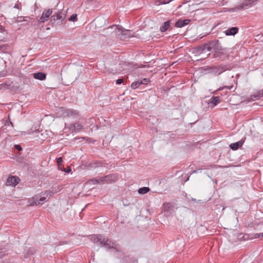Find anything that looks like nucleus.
I'll use <instances>...</instances> for the list:
<instances>
[{
  "mask_svg": "<svg viewBox=\"0 0 263 263\" xmlns=\"http://www.w3.org/2000/svg\"><path fill=\"white\" fill-rule=\"evenodd\" d=\"M50 192L46 191L44 193V195L46 196L41 197L39 195H35L31 199L29 200V205L34 206L40 204H42L46 200V198L50 196Z\"/></svg>",
  "mask_w": 263,
  "mask_h": 263,
  "instance_id": "obj_2",
  "label": "nucleus"
},
{
  "mask_svg": "<svg viewBox=\"0 0 263 263\" xmlns=\"http://www.w3.org/2000/svg\"><path fill=\"white\" fill-rule=\"evenodd\" d=\"M140 82H142V84H147L150 81L148 79H143L142 80L140 81Z\"/></svg>",
  "mask_w": 263,
  "mask_h": 263,
  "instance_id": "obj_33",
  "label": "nucleus"
},
{
  "mask_svg": "<svg viewBox=\"0 0 263 263\" xmlns=\"http://www.w3.org/2000/svg\"><path fill=\"white\" fill-rule=\"evenodd\" d=\"M239 29L237 27L229 28L224 31L225 34L227 36L235 35L238 32Z\"/></svg>",
  "mask_w": 263,
  "mask_h": 263,
  "instance_id": "obj_12",
  "label": "nucleus"
},
{
  "mask_svg": "<svg viewBox=\"0 0 263 263\" xmlns=\"http://www.w3.org/2000/svg\"><path fill=\"white\" fill-rule=\"evenodd\" d=\"M101 177L99 179H96V178L92 179H90L89 181V182H91V183H92L93 184H98V183H102V182H101Z\"/></svg>",
  "mask_w": 263,
  "mask_h": 263,
  "instance_id": "obj_26",
  "label": "nucleus"
},
{
  "mask_svg": "<svg viewBox=\"0 0 263 263\" xmlns=\"http://www.w3.org/2000/svg\"><path fill=\"white\" fill-rule=\"evenodd\" d=\"M259 0H243L238 5H236L235 9L237 10H245L255 5Z\"/></svg>",
  "mask_w": 263,
  "mask_h": 263,
  "instance_id": "obj_3",
  "label": "nucleus"
},
{
  "mask_svg": "<svg viewBox=\"0 0 263 263\" xmlns=\"http://www.w3.org/2000/svg\"><path fill=\"white\" fill-rule=\"evenodd\" d=\"M63 162V159L62 157H59L57 159V163L58 166V168L60 170H62L61 166L62 165V163Z\"/></svg>",
  "mask_w": 263,
  "mask_h": 263,
  "instance_id": "obj_27",
  "label": "nucleus"
},
{
  "mask_svg": "<svg viewBox=\"0 0 263 263\" xmlns=\"http://www.w3.org/2000/svg\"><path fill=\"white\" fill-rule=\"evenodd\" d=\"M172 208V205L171 203L167 202H164L162 205L163 211L166 212H168Z\"/></svg>",
  "mask_w": 263,
  "mask_h": 263,
  "instance_id": "obj_21",
  "label": "nucleus"
},
{
  "mask_svg": "<svg viewBox=\"0 0 263 263\" xmlns=\"http://www.w3.org/2000/svg\"><path fill=\"white\" fill-rule=\"evenodd\" d=\"M138 259L135 258H130V260L128 261V263H138Z\"/></svg>",
  "mask_w": 263,
  "mask_h": 263,
  "instance_id": "obj_34",
  "label": "nucleus"
},
{
  "mask_svg": "<svg viewBox=\"0 0 263 263\" xmlns=\"http://www.w3.org/2000/svg\"><path fill=\"white\" fill-rule=\"evenodd\" d=\"M20 181V178L18 177L11 176L8 177L7 180L6 184L7 185L15 186Z\"/></svg>",
  "mask_w": 263,
  "mask_h": 263,
  "instance_id": "obj_7",
  "label": "nucleus"
},
{
  "mask_svg": "<svg viewBox=\"0 0 263 263\" xmlns=\"http://www.w3.org/2000/svg\"><path fill=\"white\" fill-rule=\"evenodd\" d=\"M190 20L186 19L182 20L181 19H179L175 23V27L177 28H181L183 26H185L189 24L190 22Z\"/></svg>",
  "mask_w": 263,
  "mask_h": 263,
  "instance_id": "obj_14",
  "label": "nucleus"
},
{
  "mask_svg": "<svg viewBox=\"0 0 263 263\" xmlns=\"http://www.w3.org/2000/svg\"><path fill=\"white\" fill-rule=\"evenodd\" d=\"M77 20H78L77 15L76 14H72L68 19V20L69 21H73V22L77 21Z\"/></svg>",
  "mask_w": 263,
  "mask_h": 263,
  "instance_id": "obj_28",
  "label": "nucleus"
},
{
  "mask_svg": "<svg viewBox=\"0 0 263 263\" xmlns=\"http://www.w3.org/2000/svg\"><path fill=\"white\" fill-rule=\"evenodd\" d=\"M254 237L255 238H258L260 237H263V232L261 233H256L254 235Z\"/></svg>",
  "mask_w": 263,
  "mask_h": 263,
  "instance_id": "obj_35",
  "label": "nucleus"
},
{
  "mask_svg": "<svg viewBox=\"0 0 263 263\" xmlns=\"http://www.w3.org/2000/svg\"><path fill=\"white\" fill-rule=\"evenodd\" d=\"M33 75L34 79L41 81L44 80L46 78V74L42 72L34 73Z\"/></svg>",
  "mask_w": 263,
  "mask_h": 263,
  "instance_id": "obj_16",
  "label": "nucleus"
},
{
  "mask_svg": "<svg viewBox=\"0 0 263 263\" xmlns=\"http://www.w3.org/2000/svg\"><path fill=\"white\" fill-rule=\"evenodd\" d=\"M207 45L208 51H209L213 50L214 51L220 52L223 50L218 40H214L209 42L207 43Z\"/></svg>",
  "mask_w": 263,
  "mask_h": 263,
  "instance_id": "obj_4",
  "label": "nucleus"
},
{
  "mask_svg": "<svg viewBox=\"0 0 263 263\" xmlns=\"http://www.w3.org/2000/svg\"><path fill=\"white\" fill-rule=\"evenodd\" d=\"M23 17H23V16H21V17H18V18H20V20H18V21L22 22V21H26L25 20H24V19L23 18Z\"/></svg>",
  "mask_w": 263,
  "mask_h": 263,
  "instance_id": "obj_42",
  "label": "nucleus"
},
{
  "mask_svg": "<svg viewBox=\"0 0 263 263\" xmlns=\"http://www.w3.org/2000/svg\"><path fill=\"white\" fill-rule=\"evenodd\" d=\"M91 240L94 243L104 247L107 249H113L116 252H119L118 245L115 241H112L108 238L104 237L102 234H95L91 236Z\"/></svg>",
  "mask_w": 263,
  "mask_h": 263,
  "instance_id": "obj_1",
  "label": "nucleus"
},
{
  "mask_svg": "<svg viewBox=\"0 0 263 263\" xmlns=\"http://www.w3.org/2000/svg\"><path fill=\"white\" fill-rule=\"evenodd\" d=\"M213 69V72L215 74L219 75L229 68L227 65H220L219 66L214 67Z\"/></svg>",
  "mask_w": 263,
  "mask_h": 263,
  "instance_id": "obj_11",
  "label": "nucleus"
},
{
  "mask_svg": "<svg viewBox=\"0 0 263 263\" xmlns=\"http://www.w3.org/2000/svg\"><path fill=\"white\" fill-rule=\"evenodd\" d=\"M222 53V51H220V52L215 51L213 57H214V58H215L219 57Z\"/></svg>",
  "mask_w": 263,
  "mask_h": 263,
  "instance_id": "obj_32",
  "label": "nucleus"
},
{
  "mask_svg": "<svg viewBox=\"0 0 263 263\" xmlns=\"http://www.w3.org/2000/svg\"><path fill=\"white\" fill-rule=\"evenodd\" d=\"M173 1V0H163V2H162V1H159V3L158 5L167 4Z\"/></svg>",
  "mask_w": 263,
  "mask_h": 263,
  "instance_id": "obj_30",
  "label": "nucleus"
},
{
  "mask_svg": "<svg viewBox=\"0 0 263 263\" xmlns=\"http://www.w3.org/2000/svg\"><path fill=\"white\" fill-rule=\"evenodd\" d=\"M47 18H46L43 14H42V16H41V17L40 18L39 20V23H44L46 21H47Z\"/></svg>",
  "mask_w": 263,
  "mask_h": 263,
  "instance_id": "obj_29",
  "label": "nucleus"
},
{
  "mask_svg": "<svg viewBox=\"0 0 263 263\" xmlns=\"http://www.w3.org/2000/svg\"><path fill=\"white\" fill-rule=\"evenodd\" d=\"M21 78L23 79L24 84H25L26 83H28L30 81L29 79L28 78H26V77H20V79Z\"/></svg>",
  "mask_w": 263,
  "mask_h": 263,
  "instance_id": "obj_36",
  "label": "nucleus"
},
{
  "mask_svg": "<svg viewBox=\"0 0 263 263\" xmlns=\"http://www.w3.org/2000/svg\"><path fill=\"white\" fill-rule=\"evenodd\" d=\"M141 84H142V82H140V80H139L132 83L131 88L133 89H135L137 88Z\"/></svg>",
  "mask_w": 263,
  "mask_h": 263,
  "instance_id": "obj_24",
  "label": "nucleus"
},
{
  "mask_svg": "<svg viewBox=\"0 0 263 263\" xmlns=\"http://www.w3.org/2000/svg\"><path fill=\"white\" fill-rule=\"evenodd\" d=\"M221 102L220 98L218 96H213L209 100L208 105L209 107L212 108L217 105L218 103Z\"/></svg>",
  "mask_w": 263,
  "mask_h": 263,
  "instance_id": "obj_10",
  "label": "nucleus"
},
{
  "mask_svg": "<svg viewBox=\"0 0 263 263\" xmlns=\"http://www.w3.org/2000/svg\"><path fill=\"white\" fill-rule=\"evenodd\" d=\"M252 97H253L255 99V100H258L260 98H261V97H263V89L262 90L259 91L257 95H253Z\"/></svg>",
  "mask_w": 263,
  "mask_h": 263,
  "instance_id": "obj_25",
  "label": "nucleus"
},
{
  "mask_svg": "<svg viewBox=\"0 0 263 263\" xmlns=\"http://www.w3.org/2000/svg\"><path fill=\"white\" fill-rule=\"evenodd\" d=\"M118 178V175L116 174H111L101 177V182H102V184L112 183L117 181Z\"/></svg>",
  "mask_w": 263,
  "mask_h": 263,
  "instance_id": "obj_6",
  "label": "nucleus"
},
{
  "mask_svg": "<svg viewBox=\"0 0 263 263\" xmlns=\"http://www.w3.org/2000/svg\"><path fill=\"white\" fill-rule=\"evenodd\" d=\"M14 147L16 149L21 151L22 150V148L20 145L16 144L14 145Z\"/></svg>",
  "mask_w": 263,
  "mask_h": 263,
  "instance_id": "obj_39",
  "label": "nucleus"
},
{
  "mask_svg": "<svg viewBox=\"0 0 263 263\" xmlns=\"http://www.w3.org/2000/svg\"><path fill=\"white\" fill-rule=\"evenodd\" d=\"M52 13V9H48V10H45L43 11L42 14L46 18H48L49 16L51 15Z\"/></svg>",
  "mask_w": 263,
  "mask_h": 263,
  "instance_id": "obj_22",
  "label": "nucleus"
},
{
  "mask_svg": "<svg viewBox=\"0 0 263 263\" xmlns=\"http://www.w3.org/2000/svg\"><path fill=\"white\" fill-rule=\"evenodd\" d=\"M83 127V126L79 123H75L70 124L69 128L71 132H79Z\"/></svg>",
  "mask_w": 263,
  "mask_h": 263,
  "instance_id": "obj_13",
  "label": "nucleus"
},
{
  "mask_svg": "<svg viewBox=\"0 0 263 263\" xmlns=\"http://www.w3.org/2000/svg\"><path fill=\"white\" fill-rule=\"evenodd\" d=\"M62 171L65 172V173H69L71 171V169L69 166L67 167L66 168L62 170Z\"/></svg>",
  "mask_w": 263,
  "mask_h": 263,
  "instance_id": "obj_37",
  "label": "nucleus"
},
{
  "mask_svg": "<svg viewBox=\"0 0 263 263\" xmlns=\"http://www.w3.org/2000/svg\"><path fill=\"white\" fill-rule=\"evenodd\" d=\"M4 46H0V51L4 48Z\"/></svg>",
  "mask_w": 263,
  "mask_h": 263,
  "instance_id": "obj_44",
  "label": "nucleus"
},
{
  "mask_svg": "<svg viewBox=\"0 0 263 263\" xmlns=\"http://www.w3.org/2000/svg\"><path fill=\"white\" fill-rule=\"evenodd\" d=\"M14 8L18 9V8H19L18 5V4H15L14 7Z\"/></svg>",
  "mask_w": 263,
  "mask_h": 263,
  "instance_id": "obj_43",
  "label": "nucleus"
},
{
  "mask_svg": "<svg viewBox=\"0 0 263 263\" xmlns=\"http://www.w3.org/2000/svg\"><path fill=\"white\" fill-rule=\"evenodd\" d=\"M245 142V139H241L237 142L232 143L230 145V147L233 151L238 149L241 147Z\"/></svg>",
  "mask_w": 263,
  "mask_h": 263,
  "instance_id": "obj_15",
  "label": "nucleus"
},
{
  "mask_svg": "<svg viewBox=\"0 0 263 263\" xmlns=\"http://www.w3.org/2000/svg\"><path fill=\"white\" fill-rule=\"evenodd\" d=\"M66 115L67 117H78L79 116V113L77 110H73L72 109H67Z\"/></svg>",
  "mask_w": 263,
  "mask_h": 263,
  "instance_id": "obj_17",
  "label": "nucleus"
},
{
  "mask_svg": "<svg viewBox=\"0 0 263 263\" xmlns=\"http://www.w3.org/2000/svg\"><path fill=\"white\" fill-rule=\"evenodd\" d=\"M6 71H1L0 72V78L4 77L6 76Z\"/></svg>",
  "mask_w": 263,
  "mask_h": 263,
  "instance_id": "obj_40",
  "label": "nucleus"
},
{
  "mask_svg": "<svg viewBox=\"0 0 263 263\" xmlns=\"http://www.w3.org/2000/svg\"><path fill=\"white\" fill-rule=\"evenodd\" d=\"M170 27V21H167L163 23V25L160 27V31L162 32H164L166 31Z\"/></svg>",
  "mask_w": 263,
  "mask_h": 263,
  "instance_id": "obj_18",
  "label": "nucleus"
},
{
  "mask_svg": "<svg viewBox=\"0 0 263 263\" xmlns=\"http://www.w3.org/2000/svg\"><path fill=\"white\" fill-rule=\"evenodd\" d=\"M1 89H13L14 87L13 82L10 79L6 80V81L0 85Z\"/></svg>",
  "mask_w": 263,
  "mask_h": 263,
  "instance_id": "obj_8",
  "label": "nucleus"
},
{
  "mask_svg": "<svg viewBox=\"0 0 263 263\" xmlns=\"http://www.w3.org/2000/svg\"><path fill=\"white\" fill-rule=\"evenodd\" d=\"M197 51L199 53H202L205 49L208 50V45L207 44L202 45L201 46H198L196 48Z\"/></svg>",
  "mask_w": 263,
  "mask_h": 263,
  "instance_id": "obj_19",
  "label": "nucleus"
},
{
  "mask_svg": "<svg viewBox=\"0 0 263 263\" xmlns=\"http://www.w3.org/2000/svg\"><path fill=\"white\" fill-rule=\"evenodd\" d=\"M123 82V79H119L116 80V84L118 85L121 84Z\"/></svg>",
  "mask_w": 263,
  "mask_h": 263,
  "instance_id": "obj_38",
  "label": "nucleus"
},
{
  "mask_svg": "<svg viewBox=\"0 0 263 263\" xmlns=\"http://www.w3.org/2000/svg\"><path fill=\"white\" fill-rule=\"evenodd\" d=\"M9 123H10V124H11L12 125H13V123L10 121H9Z\"/></svg>",
  "mask_w": 263,
  "mask_h": 263,
  "instance_id": "obj_45",
  "label": "nucleus"
},
{
  "mask_svg": "<svg viewBox=\"0 0 263 263\" xmlns=\"http://www.w3.org/2000/svg\"><path fill=\"white\" fill-rule=\"evenodd\" d=\"M89 166L91 167H102L104 166V163L102 161H96L93 163H91L89 164Z\"/></svg>",
  "mask_w": 263,
  "mask_h": 263,
  "instance_id": "obj_20",
  "label": "nucleus"
},
{
  "mask_svg": "<svg viewBox=\"0 0 263 263\" xmlns=\"http://www.w3.org/2000/svg\"><path fill=\"white\" fill-rule=\"evenodd\" d=\"M116 32L119 37L122 40H125L133 36L131 34V31L129 30H122L116 26Z\"/></svg>",
  "mask_w": 263,
  "mask_h": 263,
  "instance_id": "obj_5",
  "label": "nucleus"
},
{
  "mask_svg": "<svg viewBox=\"0 0 263 263\" xmlns=\"http://www.w3.org/2000/svg\"><path fill=\"white\" fill-rule=\"evenodd\" d=\"M63 15L62 11H59L57 14L51 16L50 22L53 24L58 20L63 21L65 18V16Z\"/></svg>",
  "mask_w": 263,
  "mask_h": 263,
  "instance_id": "obj_9",
  "label": "nucleus"
},
{
  "mask_svg": "<svg viewBox=\"0 0 263 263\" xmlns=\"http://www.w3.org/2000/svg\"><path fill=\"white\" fill-rule=\"evenodd\" d=\"M150 191V189L148 187H142L140 188L138 190V193L141 194H144L148 193Z\"/></svg>",
  "mask_w": 263,
  "mask_h": 263,
  "instance_id": "obj_23",
  "label": "nucleus"
},
{
  "mask_svg": "<svg viewBox=\"0 0 263 263\" xmlns=\"http://www.w3.org/2000/svg\"><path fill=\"white\" fill-rule=\"evenodd\" d=\"M83 139H86L87 141L89 143H94L96 142L95 140H93V139L88 137H83Z\"/></svg>",
  "mask_w": 263,
  "mask_h": 263,
  "instance_id": "obj_31",
  "label": "nucleus"
},
{
  "mask_svg": "<svg viewBox=\"0 0 263 263\" xmlns=\"http://www.w3.org/2000/svg\"><path fill=\"white\" fill-rule=\"evenodd\" d=\"M232 87V86H224V87H222V88H219L218 90L223 89V88H227L229 90H231Z\"/></svg>",
  "mask_w": 263,
  "mask_h": 263,
  "instance_id": "obj_41",
  "label": "nucleus"
}]
</instances>
